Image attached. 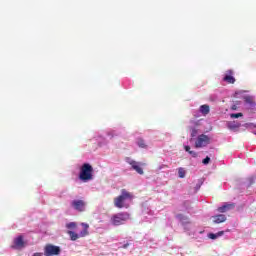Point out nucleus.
I'll use <instances>...</instances> for the list:
<instances>
[{
    "mask_svg": "<svg viewBox=\"0 0 256 256\" xmlns=\"http://www.w3.org/2000/svg\"><path fill=\"white\" fill-rule=\"evenodd\" d=\"M133 193L127 191L126 189L121 190V195L114 198V206L117 209H129V204H126L125 201H133Z\"/></svg>",
    "mask_w": 256,
    "mask_h": 256,
    "instance_id": "1",
    "label": "nucleus"
},
{
    "mask_svg": "<svg viewBox=\"0 0 256 256\" xmlns=\"http://www.w3.org/2000/svg\"><path fill=\"white\" fill-rule=\"evenodd\" d=\"M93 166L89 163H84L80 167L79 179L83 183H88V181H93Z\"/></svg>",
    "mask_w": 256,
    "mask_h": 256,
    "instance_id": "2",
    "label": "nucleus"
},
{
    "mask_svg": "<svg viewBox=\"0 0 256 256\" xmlns=\"http://www.w3.org/2000/svg\"><path fill=\"white\" fill-rule=\"evenodd\" d=\"M131 219V215L127 212H120L117 214L112 215L110 221L112 225L115 227H119V225H125L126 221H129Z\"/></svg>",
    "mask_w": 256,
    "mask_h": 256,
    "instance_id": "3",
    "label": "nucleus"
},
{
    "mask_svg": "<svg viewBox=\"0 0 256 256\" xmlns=\"http://www.w3.org/2000/svg\"><path fill=\"white\" fill-rule=\"evenodd\" d=\"M83 227V230L77 234L71 230H69L67 232V234L69 235L71 241H77V239H79L80 237H87V235H89V224L87 223H82L81 224Z\"/></svg>",
    "mask_w": 256,
    "mask_h": 256,
    "instance_id": "4",
    "label": "nucleus"
},
{
    "mask_svg": "<svg viewBox=\"0 0 256 256\" xmlns=\"http://www.w3.org/2000/svg\"><path fill=\"white\" fill-rule=\"evenodd\" d=\"M44 255L45 256H57L61 255V247L55 246L53 244H47L44 247Z\"/></svg>",
    "mask_w": 256,
    "mask_h": 256,
    "instance_id": "5",
    "label": "nucleus"
},
{
    "mask_svg": "<svg viewBox=\"0 0 256 256\" xmlns=\"http://www.w3.org/2000/svg\"><path fill=\"white\" fill-rule=\"evenodd\" d=\"M211 143V138L209 136L202 134L199 135L196 142H195V147L196 149H201L202 147H207Z\"/></svg>",
    "mask_w": 256,
    "mask_h": 256,
    "instance_id": "6",
    "label": "nucleus"
},
{
    "mask_svg": "<svg viewBox=\"0 0 256 256\" xmlns=\"http://www.w3.org/2000/svg\"><path fill=\"white\" fill-rule=\"evenodd\" d=\"M71 207L75 209V211H79V213H83L87 207V202L83 199H75L71 202Z\"/></svg>",
    "mask_w": 256,
    "mask_h": 256,
    "instance_id": "7",
    "label": "nucleus"
},
{
    "mask_svg": "<svg viewBox=\"0 0 256 256\" xmlns=\"http://www.w3.org/2000/svg\"><path fill=\"white\" fill-rule=\"evenodd\" d=\"M127 163L131 165L132 169L134 171H136V173H138V175H143L144 172H143L142 167H145V163L137 162V161L131 160L129 158H128Z\"/></svg>",
    "mask_w": 256,
    "mask_h": 256,
    "instance_id": "8",
    "label": "nucleus"
},
{
    "mask_svg": "<svg viewBox=\"0 0 256 256\" xmlns=\"http://www.w3.org/2000/svg\"><path fill=\"white\" fill-rule=\"evenodd\" d=\"M233 75H234L233 70L226 71L223 81H225L226 83H229L230 85H233V83H235V77H233Z\"/></svg>",
    "mask_w": 256,
    "mask_h": 256,
    "instance_id": "9",
    "label": "nucleus"
},
{
    "mask_svg": "<svg viewBox=\"0 0 256 256\" xmlns=\"http://www.w3.org/2000/svg\"><path fill=\"white\" fill-rule=\"evenodd\" d=\"M25 247V241L23 240V236H18L14 239V248L15 249H23Z\"/></svg>",
    "mask_w": 256,
    "mask_h": 256,
    "instance_id": "10",
    "label": "nucleus"
},
{
    "mask_svg": "<svg viewBox=\"0 0 256 256\" xmlns=\"http://www.w3.org/2000/svg\"><path fill=\"white\" fill-rule=\"evenodd\" d=\"M231 209H235V204H225L218 208L219 213H227V211H231Z\"/></svg>",
    "mask_w": 256,
    "mask_h": 256,
    "instance_id": "11",
    "label": "nucleus"
},
{
    "mask_svg": "<svg viewBox=\"0 0 256 256\" xmlns=\"http://www.w3.org/2000/svg\"><path fill=\"white\" fill-rule=\"evenodd\" d=\"M227 221V216L225 214H218L216 216H213V223H225Z\"/></svg>",
    "mask_w": 256,
    "mask_h": 256,
    "instance_id": "12",
    "label": "nucleus"
},
{
    "mask_svg": "<svg viewBox=\"0 0 256 256\" xmlns=\"http://www.w3.org/2000/svg\"><path fill=\"white\" fill-rule=\"evenodd\" d=\"M211 109L209 108V105L204 104L200 106V113H202V115H209Z\"/></svg>",
    "mask_w": 256,
    "mask_h": 256,
    "instance_id": "13",
    "label": "nucleus"
},
{
    "mask_svg": "<svg viewBox=\"0 0 256 256\" xmlns=\"http://www.w3.org/2000/svg\"><path fill=\"white\" fill-rule=\"evenodd\" d=\"M239 127H241V123H238V122H229L228 123V129H230L231 131H233L235 129H239Z\"/></svg>",
    "mask_w": 256,
    "mask_h": 256,
    "instance_id": "14",
    "label": "nucleus"
},
{
    "mask_svg": "<svg viewBox=\"0 0 256 256\" xmlns=\"http://www.w3.org/2000/svg\"><path fill=\"white\" fill-rule=\"evenodd\" d=\"M137 145L138 147H140V149H147V144L145 143V140L141 138L138 139Z\"/></svg>",
    "mask_w": 256,
    "mask_h": 256,
    "instance_id": "15",
    "label": "nucleus"
},
{
    "mask_svg": "<svg viewBox=\"0 0 256 256\" xmlns=\"http://www.w3.org/2000/svg\"><path fill=\"white\" fill-rule=\"evenodd\" d=\"M178 175H179L180 179H184V177L186 175L185 168H179Z\"/></svg>",
    "mask_w": 256,
    "mask_h": 256,
    "instance_id": "16",
    "label": "nucleus"
},
{
    "mask_svg": "<svg viewBox=\"0 0 256 256\" xmlns=\"http://www.w3.org/2000/svg\"><path fill=\"white\" fill-rule=\"evenodd\" d=\"M66 228L67 229H77V223L70 222V223L66 224Z\"/></svg>",
    "mask_w": 256,
    "mask_h": 256,
    "instance_id": "17",
    "label": "nucleus"
},
{
    "mask_svg": "<svg viewBox=\"0 0 256 256\" xmlns=\"http://www.w3.org/2000/svg\"><path fill=\"white\" fill-rule=\"evenodd\" d=\"M231 119H239V117H243V113H234L230 114Z\"/></svg>",
    "mask_w": 256,
    "mask_h": 256,
    "instance_id": "18",
    "label": "nucleus"
},
{
    "mask_svg": "<svg viewBox=\"0 0 256 256\" xmlns=\"http://www.w3.org/2000/svg\"><path fill=\"white\" fill-rule=\"evenodd\" d=\"M210 161H211V158L207 156L202 160V163L203 165H209Z\"/></svg>",
    "mask_w": 256,
    "mask_h": 256,
    "instance_id": "19",
    "label": "nucleus"
},
{
    "mask_svg": "<svg viewBox=\"0 0 256 256\" xmlns=\"http://www.w3.org/2000/svg\"><path fill=\"white\" fill-rule=\"evenodd\" d=\"M176 219H179V221H185V215H183V214H177L176 215Z\"/></svg>",
    "mask_w": 256,
    "mask_h": 256,
    "instance_id": "20",
    "label": "nucleus"
},
{
    "mask_svg": "<svg viewBox=\"0 0 256 256\" xmlns=\"http://www.w3.org/2000/svg\"><path fill=\"white\" fill-rule=\"evenodd\" d=\"M209 239H217L218 235L217 234H214V233H210L208 235Z\"/></svg>",
    "mask_w": 256,
    "mask_h": 256,
    "instance_id": "21",
    "label": "nucleus"
},
{
    "mask_svg": "<svg viewBox=\"0 0 256 256\" xmlns=\"http://www.w3.org/2000/svg\"><path fill=\"white\" fill-rule=\"evenodd\" d=\"M189 155H191L192 157L195 158V157H197L198 154H197V152L191 150V151L189 152Z\"/></svg>",
    "mask_w": 256,
    "mask_h": 256,
    "instance_id": "22",
    "label": "nucleus"
},
{
    "mask_svg": "<svg viewBox=\"0 0 256 256\" xmlns=\"http://www.w3.org/2000/svg\"><path fill=\"white\" fill-rule=\"evenodd\" d=\"M184 149L187 153L191 152V147L190 146H184Z\"/></svg>",
    "mask_w": 256,
    "mask_h": 256,
    "instance_id": "23",
    "label": "nucleus"
},
{
    "mask_svg": "<svg viewBox=\"0 0 256 256\" xmlns=\"http://www.w3.org/2000/svg\"><path fill=\"white\" fill-rule=\"evenodd\" d=\"M245 101H246V103H252L251 97H246Z\"/></svg>",
    "mask_w": 256,
    "mask_h": 256,
    "instance_id": "24",
    "label": "nucleus"
},
{
    "mask_svg": "<svg viewBox=\"0 0 256 256\" xmlns=\"http://www.w3.org/2000/svg\"><path fill=\"white\" fill-rule=\"evenodd\" d=\"M32 256H43V253H41V252H36V253H34Z\"/></svg>",
    "mask_w": 256,
    "mask_h": 256,
    "instance_id": "25",
    "label": "nucleus"
},
{
    "mask_svg": "<svg viewBox=\"0 0 256 256\" xmlns=\"http://www.w3.org/2000/svg\"><path fill=\"white\" fill-rule=\"evenodd\" d=\"M127 247H129V243H126L122 246V249H127Z\"/></svg>",
    "mask_w": 256,
    "mask_h": 256,
    "instance_id": "26",
    "label": "nucleus"
},
{
    "mask_svg": "<svg viewBox=\"0 0 256 256\" xmlns=\"http://www.w3.org/2000/svg\"><path fill=\"white\" fill-rule=\"evenodd\" d=\"M223 234H224V232H223V231H220V232H218L216 235H218V237H221Z\"/></svg>",
    "mask_w": 256,
    "mask_h": 256,
    "instance_id": "27",
    "label": "nucleus"
},
{
    "mask_svg": "<svg viewBox=\"0 0 256 256\" xmlns=\"http://www.w3.org/2000/svg\"><path fill=\"white\" fill-rule=\"evenodd\" d=\"M237 110V106L236 105H233L232 106V111H236Z\"/></svg>",
    "mask_w": 256,
    "mask_h": 256,
    "instance_id": "28",
    "label": "nucleus"
},
{
    "mask_svg": "<svg viewBox=\"0 0 256 256\" xmlns=\"http://www.w3.org/2000/svg\"><path fill=\"white\" fill-rule=\"evenodd\" d=\"M195 133H197V130H193L192 137H195Z\"/></svg>",
    "mask_w": 256,
    "mask_h": 256,
    "instance_id": "29",
    "label": "nucleus"
}]
</instances>
